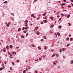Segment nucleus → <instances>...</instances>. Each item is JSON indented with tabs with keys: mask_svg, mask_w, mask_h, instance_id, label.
<instances>
[{
	"mask_svg": "<svg viewBox=\"0 0 73 73\" xmlns=\"http://www.w3.org/2000/svg\"><path fill=\"white\" fill-rule=\"evenodd\" d=\"M35 1H37V0H35L34 1L33 3H35Z\"/></svg>",
	"mask_w": 73,
	"mask_h": 73,
	"instance_id": "obj_42",
	"label": "nucleus"
},
{
	"mask_svg": "<svg viewBox=\"0 0 73 73\" xmlns=\"http://www.w3.org/2000/svg\"><path fill=\"white\" fill-rule=\"evenodd\" d=\"M45 15H46L45 14H42V16H45Z\"/></svg>",
	"mask_w": 73,
	"mask_h": 73,
	"instance_id": "obj_41",
	"label": "nucleus"
},
{
	"mask_svg": "<svg viewBox=\"0 0 73 73\" xmlns=\"http://www.w3.org/2000/svg\"><path fill=\"white\" fill-rule=\"evenodd\" d=\"M36 34H37V35H39V33H37H37H36Z\"/></svg>",
	"mask_w": 73,
	"mask_h": 73,
	"instance_id": "obj_49",
	"label": "nucleus"
},
{
	"mask_svg": "<svg viewBox=\"0 0 73 73\" xmlns=\"http://www.w3.org/2000/svg\"><path fill=\"white\" fill-rule=\"evenodd\" d=\"M10 47L11 49H12V48H13V46H12V45H10Z\"/></svg>",
	"mask_w": 73,
	"mask_h": 73,
	"instance_id": "obj_2",
	"label": "nucleus"
},
{
	"mask_svg": "<svg viewBox=\"0 0 73 73\" xmlns=\"http://www.w3.org/2000/svg\"><path fill=\"white\" fill-rule=\"evenodd\" d=\"M4 65V63H2V66H3V65Z\"/></svg>",
	"mask_w": 73,
	"mask_h": 73,
	"instance_id": "obj_50",
	"label": "nucleus"
},
{
	"mask_svg": "<svg viewBox=\"0 0 73 73\" xmlns=\"http://www.w3.org/2000/svg\"><path fill=\"white\" fill-rule=\"evenodd\" d=\"M69 45H70V44H69V43L67 45V46H69Z\"/></svg>",
	"mask_w": 73,
	"mask_h": 73,
	"instance_id": "obj_22",
	"label": "nucleus"
},
{
	"mask_svg": "<svg viewBox=\"0 0 73 73\" xmlns=\"http://www.w3.org/2000/svg\"><path fill=\"white\" fill-rule=\"evenodd\" d=\"M40 23L41 24H44V23H43V22H41Z\"/></svg>",
	"mask_w": 73,
	"mask_h": 73,
	"instance_id": "obj_39",
	"label": "nucleus"
},
{
	"mask_svg": "<svg viewBox=\"0 0 73 73\" xmlns=\"http://www.w3.org/2000/svg\"><path fill=\"white\" fill-rule=\"evenodd\" d=\"M33 16V18H35V16L34 15Z\"/></svg>",
	"mask_w": 73,
	"mask_h": 73,
	"instance_id": "obj_58",
	"label": "nucleus"
},
{
	"mask_svg": "<svg viewBox=\"0 0 73 73\" xmlns=\"http://www.w3.org/2000/svg\"><path fill=\"white\" fill-rule=\"evenodd\" d=\"M27 26H28V25H25V27H27Z\"/></svg>",
	"mask_w": 73,
	"mask_h": 73,
	"instance_id": "obj_51",
	"label": "nucleus"
},
{
	"mask_svg": "<svg viewBox=\"0 0 73 73\" xmlns=\"http://www.w3.org/2000/svg\"><path fill=\"white\" fill-rule=\"evenodd\" d=\"M12 64H13V65H15V63L13 62H12Z\"/></svg>",
	"mask_w": 73,
	"mask_h": 73,
	"instance_id": "obj_20",
	"label": "nucleus"
},
{
	"mask_svg": "<svg viewBox=\"0 0 73 73\" xmlns=\"http://www.w3.org/2000/svg\"><path fill=\"white\" fill-rule=\"evenodd\" d=\"M8 46H8V45H7V46H6V48H8Z\"/></svg>",
	"mask_w": 73,
	"mask_h": 73,
	"instance_id": "obj_27",
	"label": "nucleus"
},
{
	"mask_svg": "<svg viewBox=\"0 0 73 73\" xmlns=\"http://www.w3.org/2000/svg\"><path fill=\"white\" fill-rule=\"evenodd\" d=\"M66 40H69V37H68L66 38Z\"/></svg>",
	"mask_w": 73,
	"mask_h": 73,
	"instance_id": "obj_7",
	"label": "nucleus"
},
{
	"mask_svg": "<svg viewBox=\"0 0 73 73\" xmlns=\"http://www.w3.org/2000/svg\"><path fill=\"white\" fill-rule=\"evenodd\" d=\"M16 38H18V36H16Z\"/></svg>",
	"mask_w": 73,
	"mask_h": 73,
	"instance_id": "obj_59",
	"label": "nucleus"
},
{
	"mask_svg": "<svg viewBox=\"0 0 73 73\" xmlns=\"http://www.w3.org/2000/svg\"><path fill=\"white\" fill-rule=\"evenodd\" d=\"M61 8H64V7L62 6L61 7Z\"/></svg>",
	"mask_w": 73,
	"mask_h": 73,
	"instance_id": "obj_56",
	"label": "nucleus"
},
{
	"mask_svg": "<svg viewBox=\"0 0 73 73\" xmlns=\"http://www.w3.org/2000/svg\"><path fill=\"white\" fill-rule=\"evenodd\" d=\"M41 41H43V39H41Z\"/></svg>",
	"mask_w": 73,
	"mask_h": 73,
	"instance_id": "obj_62",
	"label": "nucleus"
},
{
	"mask_svg": "<svg viewBox=\"0 0 73 73\" xmlns=\"http://www.w3.org/2000/svg\"><path fill=\"white\" fill-rule=\"evenodd\" d=\"M23 33H27V32H26V31H23Z\"/></svg>",
	"mask_w": 73,
	"mask_h": 73,
	"instance_id": "obj_25",
	"label": "nucleus"
},
{
	"mask_svg": "<svg viewBox=\"0 0 73 73\" xmlns=\"http://www.w3.org/2000/svg\"><path fill=\"white\" fill-rule=\"evenodd\" d=\"M25 29V27H23L22 28V30H24Z\"/></svg>",
	"mask_w": 73,
	"mask_h": 73,
	"instance_id": "obj_21",
	"label": "nucleus"
},
{
	"mask_svg": "<svg viewBox=\"0 0 73 73\" xmlns=\"http://www.w3.org/2000/svg\"><path fill=\"white\" fill-rule=\"evenodd\" d=\"M71 35H69V37H71Z\"/></svg>",
	"mask_w": 73,
	"mask_h": 73,
	"instance_id": "obj_47",
	"label": "nucleus"
},
{
	"mask_svg": "<svg viewBox=\"0 0 73 73\" xmlns=\"http://www.w3.org/2000/svg\"><path fill=\"white\" fill-rule=\"evenodd\" d=\"M73 64V60L71 61V64Z\"/></svg>",
	"mask_w": 73,
	"mask_h": 73,
	"instance_id": "obj_30",
	"label": "nucleus"
},
{
	"mask_svg": "<svg viewBox=\"0 0 73 73\" xmlns=\"http://www.w3.org/2000/svg\"><path fill=\"white\" fill-rule=\"evenodd\" d=\"M53 26H54V25H52L50 27L51 28H52V27H53Z\"/></svg>",
	"mask_w": 73,
	"mask_h": 73,
	"instance_id": "obj_6",
	"label": "nucleus"
},
{
	"mask_svg": "<svg viewBox=\"0 0 73 73\" xmlns=\"http://www.w3.org/2000/svg\"><path fill=\"white\" fill-rule=\"evenodd\" d=\"M60 53H61L62 52V50H60Z\"/></svg>",
	"mask_w": 73,
	"mask_h": 73,
	"instance_id": "obj_53",
	"label": "nucleus"
},
{
	"mask_svg": "<svg viewBox=\"0 0 73 73\" xmlns=\"http://www.w3.org/2000/svg\"><path fill=\"white\" fill-rule=\"evenodd\" d=\"M67 15L66 14H65V15H64V16L65 17H66V16Z\"/></svg>",
	"mask_w": 73,
	"mask_h": 73,
	"instance_id": "obj_48",
	"label": "nucleus"
},
{
	"mask_svg": "<svg viewBox=\"0 0 73 73\" xmlns=\"http://www.w3.org/2000/svg\"><path fill=\"white\" fill-rule=\"evenodd\" d=\"M65 50V48H62V50L63 51H64V50Z\"/></svg>",
	"mask_w": 73,
	"mask_h": 73,
	"instance_id": "obj_31",
	"label": "nucleus"
},
{
	"mask_svg": "<svg viewBox=\"0 0 73 73\" xmlns=\"http://www.w3.org/2000/svg\"><path fill=\"white\" fill-rule=\"evenodd\" d=\"M6 26H7V27H9V25L7 24L6 25Z\"/></svg>",
	"mask_w": 73,
	"mask_h": 73,
	"instance_id": "obj_32",
	"label": "nucleus"
},
{
	"mask_svg": "<svg viewBox=\"0 0 73 73\" xmlns=\"http://www.w3.org/2000/svg\"><path fill=\"white\" fill-rule=\"evenodd\" d=\"M39 60H40V61H41V58H39Z\"/></svg>",
	"mask_w": 73,
	"mask_h": 73,
	"instance_id": "obj_36",
	"label": "nucleus"
},
{
	"mask_svg": "<svg viewBox=\"0 0 73 73\" xmlns=\"http://www.w3.org/2000/svg\"><path fill=\"white\" fill-rule=\"evenodd\" d=\"M5 64L6 65L7 64V62H6L5 63Z\"/></svg>",
	"mask_w": 73,
	"mask_h": 73,
	"instance_id": "obj_55",
	"label": "nucleus"
},
{
	"mask_svg": "<svg viewBox=\"0 0 73 73\" xmlns=\"http://www.w3.org/2000/svg\"><path fill=\"white\" fill-rule=\"evenodd\" d=\"M61 25H60L59 26V29H61Z\"/></svg>",
	"mask_w": 73,
	"mask_h": 73,
	"instance_id": "obj_23",
	"label": "nucleus"
},
{
	"mask_svg": "<svg viewBox=\"0 0 73 73\" xmlns=\"http://www.w3.org/2000/svg\"><path fill=\"white\" fill-rule=\"evenodd\" d=\"M64 3H65V2H66V1L65 0H64Z\"/></svg>",
	"mask_w": 73,
	"mask_h": 73,
	"instance_id": "obj_29",
	"label": "nucleus"
},
{
	"mask_svg": "<svg viewBox=\"0 0 73 73\" xmlns=\"http://www.w3.org/2000/svg\"><path fill=\"white\" fill-rule=\"evenodd\" d=\"M7 1H5L4 2V3H5V4H7Z\"/></svg>",
	"mask_w": 73,
	"mask_h": 73,
	"instance_id": "obj_15",
	"label": "nucleus"
},
{
	"mask_svg": "<svg viewBox=\"0 0 73 73\" xmlns=\"http://www.w3.org/2000/svg\"><path fill=\"white\" fill-rule=\"evenodd\" d=\"M46 22H47V21L45 20V21H44V23H46Z\"/></svg>",
	"mask_w": 73,
	"mask_h": 73,
	"instance_id": "obj_19",
	"label": "nucleus"
},
{
	"mask_svg": "<svg viewBox=\"0 0 73 73\" xmlns=\"http://www.w3.org/2000/svg\"><path fill=\"white\" fill-rule=\"evenodd\" d=\"M16 48H17V49H19V46L17 47H16Z\"/></svg>",
	"mask_w": 73,
	"mask_h": 73,
	"instance_id": "obj_40",
	"label": "nucleus"
},
{
	"mask_svg": "<svg viewBox=\"0 0 73 73\" xmlns=\"http://www.w3.org/2000/svg\"><path fill=\"white\" fill-rule=\"evenodd\" d=\"M57 17H58H58H59V15H58L57 16Z\"/></svg>",
	"mask_w": 73,
	"mask_h": 73,
	"instance_id": "obj_52",
	"label": "nucleus"
},
{
	"mask_svg": "<svg viewBox=\"0 0 73 73\" xmlns=\"http://www.w3.org/2000/svg\"><path fill=\"white\" fill-rule=\"evenodd\" d=\"M32 46H33L34 48H35V45H32Z\"/></svg>",
	"mask_w": 73,
	"mask_h": 73,
	"instance_id": "obj_28",
	"label": "nucleus"
},
{
	"mask_svg": "<svg viewBox=\"0 0 73 73\" xmlns=\"http://www.w3.org/2000/svg\"><path fill=\"white\" fill-rule=\"evenodd\" d=\"M11 24V23H8V25H10Z\"/></svg>",
	"mask_w": 73,
	"mask_h": 73,
	"instance_id": "obj_64",
	"label": "nucleus"
},
{
	"mask_svg": "<svg viewBox=\"0 0 73 73\" xmlns=\"http://www.w3.org/2000/svg\"><path fill=\"white\" fill-rule=\"evenodd\" d=\"M19 60H17V62H19Z\"/></svg>",
	"mask_w": 73,
	"mask_h": 73,
	"instance_id": "obj_35",
	"label": "nucleus"
},
{
	"mask_svg": "<svg viewBox=\"0 0 73 73\" xmlns=\"http://www.w3.org/2000/svg\"><path fill=\"white\" fill-rule=\"evenodd\" d=\"M28 33H27L26 34V36H28Z\"/></svg>",
	"mask_w": 73,
	"mask_h": 73,
	"instance_id": "obj_34",
	"label": "nucleus"
},
{
	"mask_svg": "<svg viewBox=\"0 0 73 73\" xmlns=\"http://www.w3.org/2000/svg\"><path fill=\"white\" fill-rule=\"evenodd\" d=\"M51 51L52 52H53L54 51L53 50H51Z\"/></svg>",
	"mask_w": 73,
	"mask_h": 73,
	"instance_id": "obj_46",
	"label": "nucleus"
},
{
	"mask_svg": "<svg viewBox=\"0 0 73 73\" xmlns=\"http://www.w3.org/2000/svg\"><path fill=\"white\" fill-rule=\"evenodd\" d=\"M55 54H54L52 56V57H54V56H55Z\"/></svg>",
	"mask_w": 73,
	"mask_h": 73,
	"instance_id": "obj_11",
	"label": "nucleus"
},
{
	"mask_svg": "<svg viewBox=\"0 0 73 73\" xmlns=\"http://www.w3.org/2000/svg\"><path fill=\"white\" fill-rule=\"evenodd\" d=\"M46 49V46H45V47H44V49Z\"/></svg>",
	"mask_w": 73,
	"mask_h": 73,
	"instance_id": "obj_18",
	"label": "nucleus"
},
{
	"mask_svg": "<svg viewBox=\"0 0 73 73\" xmlns=\"http://www.w3.org/2000/svg\"><path fill=\"white\" fill-rule=\"evenodd\" d=\"M38 49H40V50H41V48H40V47L38 46Z\"/></svg>",
	"mask_w": 73,
	"mask_h": 73,
	"instance_id": "obj_14",
	"label": "nucleus"
},
{
	"mask_svg": "<svg viewBox=\"0 0 73 73\" xmlns=\"http://www.w3.org/2000/svg\"><path fill=\"white\" fill-rule=\"evenodd\" d=\"M70 17V15L68 14V15H67V18H69Z\"/></svg>",
	"mask_w": 73,
	"mask_h": 73,
	"instance_id": "obj_3",
	"label": "nucleus"
},
{
	"mask_svg": "<svg viewBox=\"0 0 73 73\" xmlns=\"http://www.w3.org/2000/svg\"><path fill=\"white\" fill-rule=\"evenodd\" d=\"M25 70H24L23 72V73H25Z\"/></svg>",
	"mask_w": 73,
	"mask_h": 73,
	"instance_id": "obj_26",
	"label": "nucleus"
},
{
	"mask_svg": "<svg viewBox=\"0 0 73 73\" xmlns=\"http://www.w3.org/2000/svg\"><path fill=\"white\" fill-rule=\"evenodd\" d=\"M24 36L23 35H22L21 36V38H24Z\"/></svg>",
	"mask_w": 73,
	"mask_h": 73,
	"instance_id": "obj_9",
	"label": "nucleus"
},
{
	"mask_svg": "<svg viewBox=\"0 0 73 73\" xmlns=\"http://www.w3.org/2000/svg\"><path fill=\"white\" fill-rule=\"evenodd\" d=\"M38 61V60H37V59L35 60V61Z\"/></svg>",
	"mask_w": 73,
	"mask_h": 73,
	"instance_id": "obj_61",
	"label": "nucleus"
},
{
	"mask_svg": "<svg viewBox=\"0 0 73 73\" xmlns=\"http://www.w3.org/2000/svg\"><path fill=\"white\" fill-rule=\"evenodd\" d=\"M56 57H58V54H56Z\"/></svg>",
	"mask_w": 73,
	"mask_h": 73,
	"instance_id": "obj_43",
	"label": "nucleus"
},
{
	"mask_svg": "<svg viewBox=\"0 0 73 73\" xmlns=\"http://www.w3.org/2000/svg\"><path fill=\"white\" fill-rule=\"evenodd\" d=\"M68 24H69V26H70V23H68Z\"/></svg>",
	"mask_w": 73,
	"mask_h": 73,
	"instance_id": "obj_33",
	"label": "nucleus"
},
{
	"mask_svg": "<svg viewBox=\"0 0 73 73\" xmlns=\"http://www.w3.org/2000/svg\"><path fill=\"white\" fill-rule=\"evenodd\" d=\"M44 39H46V36H44Z\"/></svg>",
	"mask_w": 73,
	"mask_h": 73,
	"instance_id": "obj_24",
	"label": "nucleus"
},
{
	"mask_svg": "<svg viewBox=\"0 0 73 73\" xmlns=\"http://www.w3.org/2000/svg\"><path fill=\"white\" fill-rule=\"evenodd\" d=\"M34 15V14H32L31 15V17H32Z\"/></svg>",
	"mask_w": 73,
	"mask_h": 73,
	"instance_id": "obj_16",
	"label": "nucleus"
},
{
	"mask_svg": "<svg viewBox=\"0 0 73 73\" xmlns=\"http://www.w3.org/2000/svg\"><path fill=\"white\" fill-rule=\"evenodd\" d=\"M57 34L58 35V36H60V33H57Z\"/></svg>",
	"mask_w": 73,
	"mask_h": 73,
	"instance_id": "obj_5",
	"label": "nucleus"
},
{
	"mask_svg": "<svg viewBox=\"0 0 73 73\" xmlns=\"http://www.w3.org/2000/svg\"><path fill=\"white\" fill-rule=\"evenodd\" d=\"M3 68H0V70H3Z\"/></svg>",
	"mask_w": 73,
	"mask_h": 73,
	"instance_id": "obj_13",
	"label": "nucleus"
},
{
	"mask_svg": "<svg viewBox=\"0 0 73 73\" xmlns=\"http://www.w3.org/2000/svg\"><path fill=\"white\" fill-rule=\"evenodd\" d=\"M10 70H12V67H10Z\"/></svg>",
	"mask_w": 73,
	"mask_h": 73,
	"instance_id": "obj_57",
	"label": "nucleus"
},
{
	"mask_svg": "<svg viewBox=\"0 0 73 73\" xmlns=\"http://www.w3.org/2000/svg\"><path fill=\"white\" fill-rule=\"evenodd\" d=\"M25 29H26V30H27V27H26L25 28Z\"/></svg>",
	"mask_w": 73,
	"mask_h": 73,
	"instance_id": "obj_37",
	"label": "nucleus"
},
{
	"mask_svg": "<svg viewBox=\"0 0 73 73\" xmlns=\"http://www.w3.org/2000/svg\"><path fill=\"white\" fill-rule=\"evenodd\" d=\"M58 68H60V67L59 66H58Z\"/></svg>",
	"mask_w": 73,
	"mask_h": 73,
	"instance_id": "obj_60",
	"label": "nucleus"
},
{
	"mask_svg": "<svg viewBox=\"0 0 73 73\" xmlns=\"http://www.w3.org/2000/svg\"><path fill=\"white\" fill-rule=\"evenodd\" d=\"M8 54H9V56H12V55L11 54V53H10L9 52H8Z\"/></svg>",
	"mask_w": 73,
	"mask_h": 73,
	"instance_id": "obj_1",
	"label": "nucleus"
},
{
	"mask_svg": "<svg viewBox=\"0 0 73 73\" xmlns=\"http://www.w3.org/2000/svg\"><path fill=\"white\" fill-rule=\"evenodd\" d=\"M61 18L59 19V21H61Z\"/></svg>",
	"mask_w": 73,
	"mask_h": 73,
	"instance_id": "obj_54",
	"label": "nucleus"
},
{
	"mask_svg": "<svg viewBox=\"0 0 73 73\" xmlns=\"http://www.w3.org/2000/svg\"><path fill=\"white\" fill-rule=\"evenodd\" d=\"M53 17H52L50 18V19H53Z\"/></svg>",
	"mask_w": 73,
	"mask_h": 73,
	"instance_id": "obj_44",
	"label": "nucleus"
},
{
	"mask_svg": "<svg viewBox=\"0 0 73 73\" xmlns=\"http://www.w3.org/2000/svg\"><path fill=\"white\" fill-rule=\"evenodd\" d=\"M53 65H56V63L54 62L53 63Z\"/></svg>",
	"mask_w": 73,
	"mask_h": 73,
	"instance_id": "obj_17",
	"label": "nucleus"
},
{
	"mask_svg": "<svg viewBox=\"0 0 73 73\" xmlns=\"http://www.w3.org/2000/svg\"><path fill=\"white\" fill-rule=\"evenodd\" d=\"M3 51L4 52H6V50H3Z\"/></svg>",
	"mask_w": 73,
	"mask_h": 73,
	"instance_id": "obj_38",
	"label": "nucleus"
},
{
	"mask_svg": "<svg viewBox=\"0 0 73 73\" xmlns=\"http://www.w3.org/2000/svg\"><path fill=\"white\" fill-rule=\"evenodd\" d=\"M18 31H21V28H19V29H18Z\"/></svg>",
	"mask_w": 73,
	"mask_h": 73,
	"instance_id": "obj_4",
	"label": "nucleus"
},
{
	"mask_svg": "<svg viewBox=\"0 0 73 73\" xmlns=\"http://www.w3.org/2000/svg\"><path fill=\"white\" fill-rule=\"evenodd\" d=\"M35 73H37V71H35Z\"/></svg>",
	"mask_w": 73,
	"mask_h": 73,
	"instance_id": "obj_63",
	"label": "nucleus"
},
{
	"mask_svg": "<svg viewBox=\"0 0 73 73\" xmlns=\"http://www.w3.org/2000/svg\"><path fill=\"white\" fill-rule=\"evenodd\" d=\"M61 5H65V3H62L61 4Z\"/></svg>",
	"mask_w": 73,
	"mask_h": 73,
	"instance_id": "obj_8",
	"label": "nucleus"
},
{
	"mask_svg": "<svg viewBox=\"0 0 73 73\" xmlns=\"http://www.w3.org/2000/svg\"><path fill=\"white\" fill-rule=\"evenodd\" d=\"M68 7L70 8V5H68Z\"/></svg>",
	"mask_w": 73,
	"mask_h": 73,
	"instance_id": "obj_45",
	"label": "nucleus"
},
{
	"mask_svg": "<svg viewBox=\"0 0 73 73\" xmlns=\"http://www.w3.org/2000/svg\"><path fill=\"white\" fill-rule=\"evenodd\" d=\"M72 39H73V38H70V41H72Z\"/></svg>",
	"mask_w": 73,
	"mask_h": 73,
	"instance_id": "obj_12",
	"label": "nucleus"
},
{
	"mask_svg": "<svg viewBox=\"0 0 73 73\" xmlns=\"http://www.w3.org/2000/svg\"><path fill=\"white\" fill-rule=\"evenodd\" d=\"M28 20L25 21V23H28Z\"/></svg>",
	"mask_w": 73,
	"mask_h": 73,
	"instance_id": "obj_10",
	"label": "nucleus"
}]
</instances>
